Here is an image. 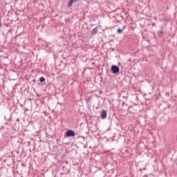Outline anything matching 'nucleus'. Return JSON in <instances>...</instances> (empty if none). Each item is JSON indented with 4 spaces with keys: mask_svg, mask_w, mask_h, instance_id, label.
I'll return each instance as SVG.
<instances>
[{
    "mask_svg": "<svg viewBox=\"0 0 177 177\" xmlns=\"http://www.w3.org/2000/svg\"><path fill=\"white\" fill-rule=\"evenodd\" d=\"M117 31H118V34H121V32H122V29L118 28Z\"/></svg>",
    "mask_w": 177,
    "mask_h": 177,
    "instance_id": "0eeeda50",
    "label": "nucleus"
},
{
    "mask_svg": "<svg viewBox=\"0 0 177 177\" xmlns=\"http://www.w3.org/2000/svg\"><path fill=\"white\" fill-rule=\"evenodd\" d=\"M106 117H107V111H106V110H102V111H101V118H102V120H104V118H106Z\"/></svg>",
    "mask_w": 177,
    "mask_h": 177,
    "instance_id": "7ed1b4c3",
    "label": "nucleus"
},
{
    "mask_svg": "<svg viewBox=\"0 0 177 177\" xmlns=\"http://www.w3.org/2000/svg\"><path fill=\"white\" fill-rule=\"evenodd\" d=\"M163 34H164V32H163L162 30H160V31H159V32H158V35L159 37H161L162 35H163Z\"/></svg>",
    "mask_w": 177,
    "mask_h": 177,
    "instance_id": "39448f33",
    "label": "nucleus"
},
{
    "mask_svg": "<svg viewBox=\"0 0 177 177\" xmlns=\"http://www.w3.org/2000/svg\"><path fill=\"white\" fill-rule=\"evenodd\" d=\"M39 81H40V82H45V77H41L39 78Z\"/></svg>",
    "mask_w": 177,
    "mask_h": 177,
    "instance_id": "423d86ee",
    "label": "nucleus"
},
{
    "mask_svg": "<svg viewBox=\"0 0 177 177\" xmlns=\"http://www.w3.org/2000/svg\"><path fill=\"white\" fill-rule=\"evenodd\" d=\"M74 1H77V0H71V3H73V2H74Z\"/></svg>",
    "mask_w": 177,
    "mask_h": 177,
    "instance_id": "6e6552de",
    "label": "nucleus"
},
{
    "mask_svg": "<svg viewBox=\"0 0 177 177\" xmlns=\"http://www.w3.org/2000/svg\"><path fill=\"white\" fill-rule=\"evenodd\" d=\"M111 71L113 74L120 73V68L117 66H112Z\"/></svg>",
    "mask_w": 177,
    "mask_h": 177,
    "instance_id": "f257e3e1",
    "label": "nucleus"
},
{
    "mask_svg": "<svg viewBox=\"0 0 177 177\" xmlns=\"http://www.w3.org/2000/svg\"><path fill=\"white\" fill-rule=\"evenodd\" d=\"M66 136L68 138L71 137H74L75 136V133L73 130H68L66 131Z\"/></svg>",
    "mask_w": 177,
    "mask_h": 177,
    "instance_id": "f03ea898",
    "label": "nucleus"
},
{
    "mask_svg": "<svg viewBox=\"0 0 177 177\" xmlns=\"http://www.w3.org/2000/svg\"><path fill=\"white\" fill-rule=\"evenodd\" d=\"M97 31H99V30L97 29V27L94 28L91 31V35H95L97 34Z\"/></svg>",
    "mask_w": 177,
    "mask_h": 177,
    "instance_id": "20e7f679",
    "label": "nucleus"
}]
</instances>
